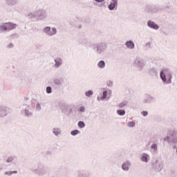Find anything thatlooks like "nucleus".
I'll list each match as a JSON object with an SVG mask.
<instances>
[{"label": "nucleus", "instance_id": "nucleus-1", "mask_svg": "<svg viewBox=\"0 0 177 177\" xmlns=\"http://www.w3.org/2000/svg\"><path fill=\"white\" fill-rule=\"evenodd\" d=\"M160 77L165 85L172 84V70L169 67H164L160 72Z\"/></svg>", "mask_w": 177, "mask_h": 177}, {"label": "nucleus", "instance_id": "nucleus-2", "mask_svg": "<svg viewBox=\"0 0 177 177\" xmlns=\"http://www.w3.org/2000/svg\"><path fill=\"white\" fill-rule=\"evenodd\" d=\"M165 140H167L168 143L171 145L174 151H176L177 153V131L175 130L169 131Z\"/></svg>", "mask_w": 177, "mask_h": 177}, {"label": "nucleus", "instance_id": "nucleus-3", "mask_svg": "<svg viewBox=\"0 0 177 177\" xmlns=\"http://www.w3.org/2000/svg\"><path fill=\"white\" fill-rule=\"evenodd\" d=\"M94 53L95 55H103L106 50H107V48H109V46L107 45V43L106 42H100V43H95L93 44V46H91Z\"/></svg>", "mask_w": 177, "mask_h": 177}, {"label": "nucleus", "instance_id": "nucleus-4", "mask_svg": "<svg viewBox=\"0 0 177 177\" xmlns=\"http://www.w3.org/2000/svg\"><path fill=\"white\" fill-rule=\"evenodd\" d=\"M161 67V63L158 62H152L149 63V65L147 68V73L150 75H157L158 74V70Z\"/></svg>", "mask_w": 177, "mask_h": 177}, {"label": "nucleus", "instance_id": "nucleus-5", "mask_svg": "<svg viewBox=\"0 0 177 177\" xmlns=\"http://www.w3.org/2000/svg\"><path fill=\"white\" fill-rule=\"evenodd\" d=\"M133 66L138 68L139 71H142V70L146 67V61L140 57H136L134 59Z\"/></svg>", "mask_w": 177, "mask_h": 177}, {"label": "nucleus", "instance_id": "nucleus-6", "mask_svg": "<svg viewBox=\"0 0 177 177\" xmlns=\"http://www.w3.org/2000/svg\"><path fill=\"white\" fill-rule=\"evenodd\" d=\"M151 168L154 169L156 172H160L162 168H164V163L160 159H156L151 162Z\"/></svg>", "mask_w": 177, "mask_h": 177}, {"label": "nucleus", "instance_id": "nucleus-7", "mask_svg": "<svg viewBox=\"0 0 177 177\" xmlns=\"http://www.w3.org/2000/svg\"><path fill=\"white\" fill-rule=\"evenodd\" d=\"M43 31L47 37H53L57 34V29L56 28H51L50 26H46Z\"/></svg>", "mask_w": 177, "mask_h": 177}, {"label": "nucleus", "instance_id": "nucleus-8", "mask_svg": "<svg viewBox=\"0 0 177 177\" xmlns=\"http://www.w3.org/2000/svg\"><path fill=\"white\" fill-rule=\"evenodd\" d=\"M36 15L37 16V21L38 20H45L46 17H48V11L44 9H39L36 10Z\"/></svg>", "mask_w": 177, "mask_h": 177}, {"label": "nucleus", "instance_id": "nucleus-9", "mask_svg": "<svg viewBox=\"0 0 177 177\" xmlns=\"http://www.w3.org/2000/svg\"><path fill=\"white\" fill-rule=\"evenodd\" d=\"M156 101V98L151 96L150 94H145L144 97L142 98V104H151V103H154Z\"/></svg>", "mask_w": 177, "mask_h": 177}, {"label": "nucleus", "instance_id": "nucleus-10", "mask_svg": "<svg viewBox=\"0 0 177 177\" xmlns=\"http://www.w3.org/2000/svg\"><path fill=\"white\" fill-rule=\"evenodd\" d=\"M10 113L9 107L5 105L0 106V118H3L8 115Z\"/></svg>", "mask_w": 177, "mask_h": 177}, {"label": "nucleus", "instance_id": "nucleus-11", "mask_svg": "<svg viewBox=\"0 0 177 177\" xmlns=\"http://www.w3.org/2000/svg\"><path fill=\"white\" fill-rule=\"evenodd\" d=\"M35 174L39 175V176H44L46 174V169L43 166H39L35 169Z\"/></svg>", "mask_w": 177, "mask_h": 177}, {"label": "nucleus", "instance_id": "nucleus-12", "mask_svg": "<svg viewBox=\"0 0 177 177\" xmlns=\"http://www.w3.org/2000/svg\"><path fill=\"white\" fill-rule=\"evenodd\" d=\"M79 42L81 44V45H84V46H88V48H92V46L93 45V44L91 43L89 39H88V37L81 38Z\"/></svg>", "mask_w": 177, "mask_h": 177}, {"label": "nucleus", "instance_id": "nucleus-13", "mask_svg": "<svg viewBox=\"0 0 177 177\" xmlns=\"http://www.w3.org/2000/svg\"><path fill=\"white\" fill-rule=\"evenodd\" d=\"M118 8V0H111L109 5L108 6V9L109 10H117Z\"/></svg>", "mask_w": 177, "mask_h": 177}, {"label": "nucleus", "instance_id": "nucleus-14", "mask_svg": "<svg viewBox=\"0 0 177 177\" xmlns=\"http://www.w3.org/2000/svg\"><path fill=\"white\" fill-rule=\"evenodd\" d=\"M28 18L29 20H31V21H38L37 11H34L28 14Z\"/></svg>", "mask_w": 177, "mask_h": 177}, {"label": "nucleus", "instance_id": "nucleus-15", "mask_svg": "<svg viewBox=\"0 0 177 177\" xmlns=\"http://www.w3.org/2000/svg\"><path fill=\"white\" fill-rule=\"evenodd\" d=\"M53 82L57 86H63V85H64V78L63 77L55 78L53 80Z\"/></svg>", "mask_w": 177, "mask_h": 177}, {"label": "nucleus", "instance_id": "nucleus-16", "mask_svg": "<svg viewBox=\"0 0 177 177\" xmlns=\"http://www.w3.org/2000/svg\"><path fill=\"white\" fill-rule=\"evenodd\" d=\"M147 26L149 27V28H152L153 30H158V28H160V26H158L157 24L151 20H149L147 21Z\"/></svg>", "mask_w": 177, "mask_h": 177}, {"label": "nucleus", "instance_id": "nucleus-17", "mask_svg": "<svg viewBox=\"0 0 177 177\" xmlns=\"http://www.w3.org/2000/svg\"><path fill=\"white\" fill-rule=\"evenodd\" d=\"M149 160H150V155H149V154H147L146 153H143L141 155L140 160L142 162L147 163V162H149Z\"/></svg>", "mask_w": 177, "mask_h": 177}, {"label": "nucleus", "instance_id": "nucleus-18", "mask_svg": "<svg viewBox=\"0 0 177 177\" xmlns=\"http://www.w3.org/2000/svg\"><path fill=\"white\" fill-rule=\"evenodd\" d=\"M54 62L55 63L54 65L55 68H59L63 64V59L60 57L55 58Z\"/></svg>", "mask_w": 177, "mask_h": 177}, {"label": "nucleus", "instance_id": "nucleus-19", "mask_svg": "<svg viewBox=\"0 0 177 177\" xmlns=\"http://www.w3.org/2000/svg\"><path fill=\"white\" fill-rule=\"evenodd\" d=\"M130 167L131 162L129 160H127L122 165V169H123V171H129Z\"/></svg>", "mask_w": 177, "mask_h": 177}, {"label": "nucleus", "instance_id": "nucleus-20", "mask_svg": "<svg viewBox=\"0 0 177 177\" xmlns=\"http://www.w3.org/2000/svg\"><path fill=\"white\" fill-rule=\"evenodd\" d=\"M125 46H127V49H135V43L132 40L127 41L125 42Z\"/></svg>", "mask_w": 177, "mask_h": 177}, {"label": "nucleus", "instance_id": "nucleus-21", "mask_svg": "<svg viewBox=\"0 0 177 177\" xmlns=\"http://www.w3.org/2000/svg\"><path fill=\"white\" fill-rule=\"evenodd\" d=\"M108 93H111V91L104 90L102 92V96H101V99H104H104H106V100H109L110 99V96H107Z\"/></svg>", "mask_w": 177, "mask_h": 177}, {"label": "nucleus", "instance_id": "nucleus-22", "mask_svg": "<svg viewBox=\"0 0 177 177\" xmlns=\"http://www.w3.org/2000/svg\"><path fill=\"white\" fill-rule=\"evenodd\" d=\"M6 3L8 6H15L17 5L18 1L17 0H5Z\"/></svg>", "mask_w": 177, "mask_h": 177}, {"label": "nucleus", "instance_id": "nucleus-23", "mask_svg": "<svg viewBox=\"0 0 177 177\" xmlns=\"http://www.w3.org/2000/svg\"><path fill=\"white\" fill-rule=\"evenodd\" d=\"M53 133H54L55 136H59L62 135V130L58 127L53 128Z\"/></svg>", "mask_w": 177, "mask_h": 177}, {"label": "nucleus", "instance_id": "nucleus-24", "mask_svg": "<svg viewBox=\"0 0 177 177\" xmlns=\"http://www.w3.org/2000/svg\"><path fill=\"white\" fill-rule=\"evenodd\" d=\"M7 26V31L9 30H15L16 27H17V25L15 24H12V23H6Z\"/></svg>", "mask_w": 177, "mask_h": 177}, {"label": "nucleus", "instance_id": "nucleus-25", "mask_svg": "<svg viewBox=\"0 0 177 177\" xmlns=\"http://www.w3.org/2000/svg\"><path fill=\"white\" fill-rule=\"evenodd\" d=\"M76 177H89V175L84 171H79Z\"/></svg>", "mask_w": 177, "mask_h": 177}, {"label": "nucleus", "instance_id": "nucleus-26", "mask_svg": "<svg viewBox=\"0 0 177 177\" xmlns=\"http://www.w3.org/2000/svg\"><path fill=\"white\" fill-rule=\"evenodd\" d=\"M19 109H21V111H26V110L31 109V106L28 104H22L20 106Z\"/></svg>", "mask_w": 177, "mask_h": 177}, {"label": "nucleus", "instance_id": "nucleus-27", "mask_svg": "<svg viewBox=\"0 0 177 177\" xmlns=\"http://www.w3.org/2000/svg\"><path fill=\"white\" fill-rule=\"evenodd\" d=\"M98 68L103 69L106 67V62L104 60L100 61L97 64Z\"/></svg>", "mask_w": 177, "mask_h": 177}, {"label": "nucleus", "instance_id": "nucleus-28", "mask_svg": "<svg viewBox=\"0 0 177 177\" xmlns=\"http://www.w3.org/2000/svg\"><path fill=\"white\" fill-rule=\"evenodd\" d=\"M5 31H8L6 23L2 25H0V32H5Z\"/></svg>", "mask_w": 177, "mask_h": 177}, {"label": "nucleus", "instance_id": "nucleus-29", "mask_svg": "<svg viewBox=\"0 0 177 177\" xmlns=\"http://www.w3.org/2000/svg\"><path fill=\"white\" fill-rule=\"evenodd\" d=\"M17 157L15 156H9L6 160V162H13V161H15V160H16Z\"/></svg>", "mask_w": 177, "mask_h": 177}, {"label": "nucleus", "instance_id": "nucleus-30", "mask_svg": "<svg viewBox=\"0 0 177 177\" xmlns=\"http://www.w3.org/2000/svg\"><path fill=\"white\" fill-rule=\"evenodd\" d=\"M13 174H17V171L15 170V171H7L4 172V175H7V176H12V175H13Z\"/></svg>", "mask_w": 177, "mask_h": 177}, {"label": "nucleus", "instance_id": "nucleus-31", "mask_svg": "<svg viewBox=\"0 0 177 177\" xmlns=\"http://www.w3.org/2000/svg\"><path fill=\"white\" fill-rule=\"evenodd\" d=\"M151 149L153 150V153H157V151H158V147L157 146V144H152Z\"/></svg>", "mask_w": 177, "mask_h": 177}, {"label": "nucleus", "instance_id": "nucleus-32", "mask_svg": "<svg viewBox=\"0 0 177 177\" xmlns=\"http://www.w3.org/2000/svg\"><path fill=\"white\" fill-rule=\"evenodd\" d=\"M85 95L86 96H87V97H91L92 95H93V91L92 90L87 91L85 92Z\"/></svg>", "mask_w": 177, "mask_h": 177}, {"label": "nucleus", "instance_id": "nucleus-33", "mask_svg": "<svg viewBox=\"0 0 177 177\" xmlns=\"http://www.w3.org/2000/svg\"><path fill=\"white\" fill-rule=\"evenodd\" d=\"M135 125H136V123L133 121H131L127 123V127H129V128H133Z\"/></svg>", "mask_w": 177, "mask_h": 177}, {"label": "nucleus", "instance_id": "nucleus-34", "mask_svg": "<svg viewBox=\"0 0 177 177\" xmlns=\"http://www.w3.org/2000/svg\"><path fill=\"white\" fill-rule=\"evenodd\" d=\"M25 111V115L26 117H31L32 115V112L30 111V109H26Z\"/></svg>", "mask_w": 177, "mask_h": 177}, {"label": "nucleus", "instance_id": "nucleus-35", "mask_svg": "<svg viewBox=\"0 0 177 177\" xmlns=\"http://www.w3.org/2000/svg\"><path fill=\"white\" fill-rule=\"evenodd\" d=\"M117 114H118V115H125V110L119 109L117 111Z\"/></svg>", "mask_w": 177, "mask_h": 177}, {"label": "nucleus", "instance_id": "nucleus-36", "mask_svg": "<svg viewBox=\"0 0 177 177\" xmlns=\"http://www.w3.org/2000/svg\"><path fill=\"white\" fill-rule=\"evenodd\" d=\"M79 128H85V122L84 121H80L77 123Z\"/></svg>", "mask_w": 177, "mask_h": 177}, {"label": "nucleus", "instance_id": "nucleus-37", "mask_svg": "<svg viewBox=\"0 0 177 177\" xmlns=\"http://www.w3.org/2000/svg\"><path fill=\"white\" fill-rule=\"evenodd\" d=\"M78 133H80V131L75 129L74 131H72L71 132V135H72V136H77V135H78Z\"/></svg>", "mask_w": 177, "mask_h": 177}, {"label": "nucleus", "instance_id": "nucleus-38", "mask_svg": "<svg viewBox=\"0 0 177 177\" xmlns=\"http://www.w3.org/2000/svg\"><path fill=\"white\" fill-rule=\"evenodd\" d=\"M127 101H123L122 102L119 104V107L120 109H122V108L125 107V106H127Z\"/></svg>", "mask_w": 177, "mask_h": 177}, {"label": "nucleus", "instance_id": "nucleus-39", "mask_svg": "<svg viewBox=\"0 0 177 177\" xmlns=\"http://www.w3.org/2000/svg\"><path fill=\"white\" fill-rule=\"evenodd\" d=\"M42 110V107L41 106V104L37 103L36 104V111H41Z\"/></svg>", "mask_w": 177, "mask_h": 177}, {"label": "nucleus", "instance_id": "nucleus-40", "mask_svg": "<svg viewBox=\"0 0 177 177\" xmlns=\"http://www.w3.org/2000/svg\"><path fill=\"white\" fill-rule=\"evenodd\" d=\"M46 93H52V87L50 86H47L46 88Z\"/></svg>", "mask_w": 177, "mask_h": 177}, {"label": "nucleus", "instance_id": "nucleus-41", "mask_svg": "<svg viewBox=\"0 0 177 177\" xmlns=\"http://www.w3.org/2000/svg\"><path fill=\"white\" fill-rule=\"evenodd\" d=\"M141 115H143V117H147L149 115V112L147 111H141Z\"/></svg>", "mask_w": 177, "mask_h": 177}, {"label": "nucleus", "instance_id": "nucleus-42", "mask_svg": "<svg viewBox=\"0 0 177 177\" xmlns=\"http://www.w3.org/2000/svg\"><path fill=\"white\" fill-rule=\"evenodd\" d=\"M145 46V48H147V49H151V43H150V41H148Z\"/></svg>", "mask_w": 177, "mask_h": 177}, {"label": "nucleus", "instance_id": "nucleus-43", "mask_svg": "<svg viewBox=\"0 0 177 177\" xmlns=\"http://www.w3.org/2000/svg\"><path fill=\"white\" fill-rule=\"evenodd\" d=\"M14 46H15V45L13 44V43H9L7 45L8 49H12V48H13Z\"/></svg>", "mask_w": 177, "mask_h": 177}, {"label": "nucleus", "instance_id": "nucleus-44", "mask_svg": "<svg viewBox=\"0 0 177 177\" xmlns=\"http://www.w3.org/2000/svg\"><path fill=\"white\" fill-rule=\"evenodd\" d=\"M80 111H81V113H85V107L84 106H80Z\"/></svg>", "mask_w": 177, "mask_h": 177}, {"label": "nucleus", "instance_id": "nucleus-45", "mask_svg": "<svg viewBox=\"0 0 177 177\" xmlns=\"http://www.w3.org/2000/svg\"><path fill=\"white\" fill-rule=\"evenodd\" d=\"M8 167H9V169H13V164L10 163V164L8 165Z\"/></svg>", "mask_w": 177, "mask_h": 177}, {"label": "nucleus", "instance_id": "nucleus-46", "mask_svg": "<svg viewBox=\"0 0 177 177\" xmlns=\"http://www.w3.org/2000/svg\"><path fill=\"white\" fill-rule=\"evenodd\" d=\"M97 100H98V101L104 100V99H102V97L97 96Z\"/></svg>", "mask_w": 177, "mask_h": 177}, {"label": "nucleus", "instance_id": "nucleus-47", "mask_svg": "<svg viewBox=\"0 0 177 177\" xmlns=\"http://www.w3.org/2000/svg\"><path fill=\"white\" fill-rule=\"evenodd\" d=\"M95 2H99V3H102V2H104V0H94Z\"/></svg>", "mask_w": 177, "mask_h": 177}, {"label": "nucleus", "instance_id": "nucleus-48", "mask_svg": "<svg viewBox=\"0 0 177 177\" xmlns=\"http://www.w3.org/2000/svg\"><path fill=\"white\" fill-rule=\"evenodd\" d=\"M171 3H177V0H171Z\"/></svg>", "mask_w": 177, "mask_h": 177}, {"label": "nucleus", "instance_id": "nucleus-49", "mask_svg": "<svg viewBox=\"0 0 177 177\" xmlns=\"http://www.w3.org/2000/svg\"><path fill=\"white\" fill-rule=\"evenodd\" d=\"M165 10H169V6H167V7L165 8Z\"/></svg>", "mask_w": 177, "mask_h": 177}, {"label": "nucleus", "instance_id": "nucleus-50", "mask_svg": "<svg viewBox=\"0 0 177 177\" xmlns=\"http://www.w3.org/2000/svg\"><path fill=\"white\" fill-rule=\"evenodd\" d=\"M82 28V26L81 25L78 26V28Z\"/></svg>", "mask_w": 177, "mask_h": 177}]
</instances>
